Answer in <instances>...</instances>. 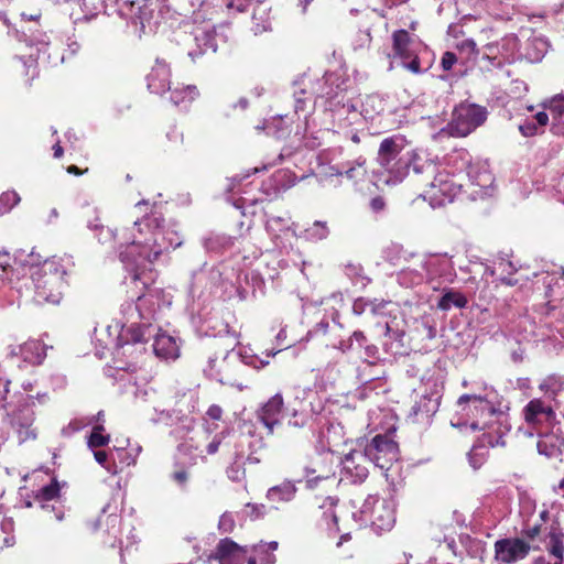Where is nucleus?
Instances as JSON below:
<instances>
[{"label":"nucleus","instance_id":"nucleus-1","mask_svg":"<svg viewBox=\"0 0 564 564\" xmlns=\"http://www.w3.org/2000/svg\"><path fill=\"white\" fill-rule=\"evenodd\" d=\"M172 295L161 289H151L138 295L135 302H127L122 305L121 312L123 322L116 340V369L127 375L120 376L122 392L132 394L135 404L150 403L155 413L167 414L158 403V393L148 383L140 386L132 373L137 369L134 361H121L120 357L132 359L148 351L149 347L154 355L161 359L175 360L180 356L178 338L160 332V328L152 324L156 315L163 308L170 307Z\"/></svg>","mask_w":564,"mask_h":564},{"label":"nucleus","instance_id":"nucleus-2","mask_svg":"<svg viewBox=\"0 0 564 564\" xmlns=\"http://www.w3.org/2000/svg\"><path fill=\"white\" fill-rule=\"evenodd\" d=\"M377 162L388 173L387 184L403 181L412 169L417 182L426 189L421 196L433 208L452 203L459 186L443 178L435 162L425 151L412 149L404 135L384 138L378 150Z\"/></svg>","mask_w":564,"mask_h":564},{"label":"nucleus","instance_id":"nucleus-3","mask_svg":"<svg viewBox=\"0 0 564 564\" xmlns=\"http://www.w3.org/2000/svg\"><path fill=\"white\" fill-rule=\"evenodd\" d=\"M502 397L492 387L484 386L480 393H466L458 398L457 414L451 423L455 427L469 426L471 431H482L467 457L474 469H479L487 460L489 447L505 446V435L510 431L508 414L503 409Z\"/></svg>","mask_w":564,"mask_h":564},{"label":"nucleus","instance_id":"nucleus-4","mask_svg":"<svg viewBox=\"0 0 564 564\" xmlns=\"http://www.w3.org/2000/svg\"><path fill=\"white\" fill-rule=\"evenodd\" d=\"M126 250L120 251L124 268L134 271L133 281L141 280L140 267L152 264L162 256L182 246L183 238L174 225H166L159 213L135 220L130 236L126 238Z\"/></svg>","mask_w":564,"mask_h":564},{"label":"nucleus","instance_id":"nucleus-5","mask_svg":"<svg viewBox=\"0 0 564 564\" xmlns=\"http://www.w3.org/2000/svg\"><path fill=\"white\" fill-rule=\"evenodd\" d=\"M64 260H46L42 264H30V276L22 279V284L14 286L18 300L30 297L31 289H33L32 300L36 303H59L62 299V289L65 284V275L67 268L63 263ZM13 290V286L11 288Z\"/></svg>","mask_w":564,"mask_h":564},{"label":"nucleus","instance_id":"nucleus-6","mask_svg":"<svg viewBox=\"0 0 564 564\" xmlns=\"http://www.w3.org/2000/svg\"><path fill=\"white\" fill-rule=\"evenodd\" d=\"M540 390L543 391V397L530 400L522 410L527 427H520L519 431L528 436H533L538 431L550 430L554 425L564 392V380L560 376H549L541 382Z\"/></svg>","mask_w":564,"mask_h":564},{"label":"nucleus","instance_id":"nucleus-7","mask_svg":"<svg viewBox=\"0 0 564 564\" xmlns=\"http://www.w3.org/2000/svg\"><path fill=\"white\" fill-rule=\"evenodd\" d=\"M438 167L440 174H443V178L451 183L459 186V191L456 193L454 198L460 193L463 185L454 181V177L466 173L471 185L480 187V193H477L481 197L490 194V187L494 183L492 175L482 166L475 165L471 163V155L465 149L454 150L446 158V166L435 163Z\"/></svg>","mask_w":564,"mask_h":564},{"label":"nucleus","instance_id":"nucleus-8","mask_svg":"<svg viewBox=\"0 0 564 564\" xmlns=\"http://www.w3.org/2000/svg\"><path fill=\"white\" fill-rule=\"evenodd\" d=\"M281 349H271L265 352V359L252 354L247 349H240L238 351L230 350L224 356L219 362L218 368L217 359L209 358L208 366L204 369V372L212 379L219 381L220 383H230V371L229 366L232 364H242L250 366L254 369H261L269 365V359L274 357Z\"/></svg>","mask_w":564,"mask_h":564},{"label":"nucleus","instance_id":"nucleus-9","mask_svg":"<svg viewBox=\"0 0 564 564\" xmlns=\"http://www.w3.org/2000/svg\"><path fill=\"white\" fill-rule=\"evenodd\" d=\"M9 381L0 379V406L6 409L7 420L11 427L18 434L19 441L25 442L35 437L34 429V412L28 400L22 398L15 405H8L6 403L9 393Z\"/></svg>","mask_w":564,"mask_h":564},{"label":"nucleus","instance_id":"nucleus-10","mask_svg":"<svg viewBox=\"0 0 564 564\" xmlns=\"http://www.w3.org/2000/svg\"><path fill=\"white\" fill-rule=\"evenodd\" d=\"M488 117V110L484 106L470 102H462L456 106L452 113L445 131L456 138L470 134L478 127L482 126Z\"/></svg>","mask_w":564,"mask_h":564},{"label":"nucleus","instance_id":"nucleus-11","mask_svg":"<svg viewBox=\"0 0 564 564\" xmlns=\"http://www.w3.org/2000/svg\"><path fill=\"white\" fill-rule=\"evenodd\" d=\"M393 58H399L401 65L413 74H422L426 70L421 66L420 54L426 51V46L415 35H410L405 30H397L392 34Z\"/></svg>","mask_w":564,"mask_h":564},{"label":"nucleus","instance_id":"nucleus-12","mask_svg":"<svg viewBox=\"0 0 564 564\" xmlns=\"http://www.w3.org/2000/svg\"><path fill=\"white\" fill-rule=\"evenodd\" d=\"M359 517L362 524L369 523L376 530L388 531L395 522L393 502L370 495L365 499Z\"/></svg>","mask_w":564,"mask_h":564},{"label":"nucleus","instance_id":"nucleus-13","mask_svg":"<svg viewBox=\"0 0 564 564\" xmlns=\"http://www.w3.org/2000/svg\"><path fill=\"white\" fill-rule=\"evenodd\" d=\"M367 175L366 159L358 156L354 161L340 164L323 165L318 172L319 181L323 183L340 184V178L345 176L347 180L358 183Z\"/></svg>","mask_w":564,"mask_h":564},{"label":"nucleus","instance_id":"nucleus-14","mask_svg":"<svg viewBox=\"0 0 564 564\" xmlns=\"http://www.w3.org/2000/svg\"><path fill=\"white\" fill-rule=\"evenodd\" d=\"M376 467L388 470L399 459V446L388 435H376L362 451Z\"/></svg>","mask_w":564,"mask_h":564},{"label":"nucleus","instance_id":"nucleus-15","mask_svg":"<svg viewBox=\"0 0 564 564\" xmlns=\"http://www.w3.org/2000/svg\"><path fill=\"white\" fill-rule=\"evenodd\" d=\"M104 4L107 14L116 12L133 23L140 22L143 28L152 14L151 3L147 0H104Z\"/></svg>","mask_w":564,"mask_h":564},{"label":"nucleus","instance_id":"nucleus-16","mask_svg":"<svg viewBox=\"0 0 564 564\" xmlns=\"http://www.w3.org/2000/svg\"><path fill=\"white\" fill-rule=\"evenodd\" d=\"M340 346L343 350H364L362 357L365 359V368L364 370L359 369V381L367 383L379 378V376L375 373H364L366 369L375 366V361H368V359H379V349L376 345L368 343V339L366 338L365 334L361 330L354 332L348 340L341 341Z\"/></svg>","mask_w":564,"mask_h":564},{"label":"nucleus","instance_id":"nucleus-17","mask_svg":"<svg viewBox=\"0 0 564 564\" xmlns=\"http://www.w3.org/2000/svg\"><path fill=\"white\" fill-rule=\"evenodd\" d=\"M261 252L257 248H253L250 254H243L241 257L243 267L248 268L251 265L253 260H257ZM241 274H243V280L248 288L240 285L238 289L240 300H247L250 295L256 296L258 292L263 293L264 280L257 269H241L238 275L239 281L241 280Z\"/></svg>","mask_w":564,"mask_h":564},{"label":"nucleus","instance_id":"nucleus-18","mask_svg":"<svg viewBox=\"0 0 564 564\" xmlns=\"http://www.w3.org/2000/svg\"><path fill=\"white\" fill-rule=\"evenodd\" d=\"M425 268L427 273V283L431 284L433 290L440 288L437 280L443 282H453L456 273L453 261L447 256H424Z\"/></svg>","mask_w":564,"mask_h":564},{"label":"nucleus","instance_id":"nucleus-19","mask_svg":"<svg viewBox=\"0 0 564 564\" xmlns=\"http://www.w3.org/2000/svg\"><path fill=\"white\" fill-rule=\"evenodd\" d=\"M30 34H26L25 31H23L24 42L26 43L30 48L33 46L36 47V54L30 53L26 59H23V64L26 67V75L30 74V69L32 68L31 76L34 77L37 75L36 66L37 61H41L42 63H50V54H47L50 41L45 33H42L40 31H32L31 29L28 30Z\"/></svg>","mask_w":564,"mask_h":564},{"label":"nucleus","instance_id":"nucleus-20","mask_svg":"<svg viewBox=\"0 0 564 564\" xmlns=\"http://www.w3.org/2000/svg\"><path fill=\"white\" fill-rule=\"evenodd\" d=\"M495 557L501 563H516L525 558L531 545L521 538H505L495 542Z\"/></svg>","mask_w":564,"mask_h":564},{"label":"nucleus","instance_id":"nucleus-21","mask_svg":"<svg viewBox=\"0 0 564 564\" xmlns=\"http://www.w3.org/2000/svg\"><path fill=\"white\" fill-rule=\"evenodd\" d=\"M370 463L362 451L352 449L341 460V481L351 484L362 482L369 474L367 464Z\"/></svg>","mask_w":564,"mask_h":564},{"label":"nucleus","instance_id":"nucleus-22","mask_svg":"<svg viewBox=\"0 0 564 564\" xmlns=\"http://www.w3.org/2000/svg\"><path fill=\"white\" fill-rule=\"evenodd\" d=\"M249 546H241L229 538L221 539L207 562L215 560L219 564H243Z\"/></svg>","mask_w":564,"mask_h":564},{"label":"nucleus","instance_id":"nucleus-23","mask_svg":"<svg viewBox=\"0 0 564 564\" xmlns=\"http://www.w3.org/2000/svg\"><path fill=\"white\" fill-rule=\"evenodd\" d=\"M7 356L21 357L24 362L40 365L46 357V347L40 340H28L22 345L9 346Z\"/></svg>","mask_w":564,"mask_h":564},{"label":"nucleus","instance_id":"nucleus-24","mask_svg":"<svg viewBox=\"0 0 564 564\" xmlns=\"http://www.w3.org/2000/svg\"><path fill=\"white\" fill-rule=\"evenodd\" d=\"M438 406L440 395L436 392L424 393L412 405L410 416L414 422L429 425L432 416L437 412Z\"/></svg>","mask_w":564,"mask_h":564},{"label":"nucleus","instance_id":"nucleus-25","mask_svg":"<svg viewBox=\"0 0 564 564\" xmlns=\"http://www.w3.org/2000/svg\"><path fill=\"white\" fill-rule=\"evenodd\" d=\"M118 507L107 503L102 509L100 516L91 523V530L97 531L105 527V531L108 535L113 538V541H109L111 546H116L118 541L119 524L121 521L118 514Z\"/></svg>","mask_w":564,"mask_h":564},{"label":"nucleus","instance_id":"nucleus-26","mask_svg":"<svg viewBox=\"0 0 564 564\" xmlns=\"http://www.w3.org/2000/svg\"><path fill=\"white\" fill-rule=\"evenodd\" d=\"M171 69L163 59H156L147 76L148 88L151 93L162 95L171 90Z\"/></svg>","mask_w":564,"mask_h":564},{"label":"nucleus","instance_id":"nucleus-27","mask_svg":"<svg viewBox=\"0 0 564 564\" xmlns=\"http://www.w3.org/2000/svg\"><path fill=\"white\" fill-rule=\"evenodd\" d=\"M398 282L405 288H414L427 283V273L424 257L415 258L408 267L398 272Z\"/></svg>","mask_w":564,"mask_h":564},{"label":"nucleus","instance_id":"nucleus-28","mask_svg":"<svg viewBox=\"0 0 564 564\" xmlns=\"http://www.w3.org/2000/svg\"><path fill=\"white\" fill-rule=\"evenodd\" d=\"M282 408L283 397L281 393H275L257 411L258 420L268 429L269 434H272L274 426L280 423Z\"/></svg>","mask_w":564,"mask_h":564},{"label":"nucleus","instance_id":"nucleus-29","mask_svg":"<svg viewBox=\"0 0 564 564\" xmlns=\"http://www.w3.org/2000/svg\"><path fill=\"white\" fill-rule=\"evenodd\" d=\"M194 41L197 50L188 51V56L195 61L198 56L210 51L215 53L218 47L217 33L214 29L197 28L194 32Z\"/></svg>","mask_w":564,"mask_h":564},{"label":"nucleus","instance_id":"nucleus-30","mask_svg":"<svg viewBox=\"0 0 564 564\" xmlns=\"http://www.w3.org/2000/svg\"><path fill=\"white\" fill-rule=\"evenodd\" d=\"M12 272V269L9 264V257L7 253L1 254L0 253V290H3V297L7 299L8 305L18 304L20 305V300H18L17 291L11 288L21 285L22 279L18 280L17 282H13L12 279H10V274Z\"/></svg>","mask_w":564,"mask_h":564},{"label":"nucleus","instance_id":"nucleus-31","mask_svg":"<svg viewBox=\"0 0 564 564\" xmlns=\"http://www.w3.org/2000/svg\"><path fill=\"white\" fill-rule=\"evenodd\" d=\"M534 434L540 437L536 447L541 455L556 457L564 449V441L555 434L549 433V430L538 431Z\"/></svg>","mask_w":564,"mask_h":564},{"label":"nucleus","instance_id":"nucleus-32","mask_svg":"<svg viewBox=\"0 0 564 564\" xmlns=\"http://www.w3.org/2000/svg\"><path fill=\"white\" fill-rule=\"evenodd\" d=\"M87 227L89 230L96 231V238L100 243H107L110 241H118L119 242V252L126 250V238L130 236L131 230L128 232V230H123L120 236H118L113 230L110 228L104 227L102 224H100L98 218H95L93 221L87 223Z\"/></svg>","mask_w":564,"mask_h":564},{"label":"nucleus","instance_id":"nucleus-33","mask_svg":"<svg viewBox=\"0 0 564 564\" xmlns=\"http://www.w3.org/2000/svg\"><path fill=\"white\" fill-rule=\"evenodd\" d=\"M142 447L139 444L134 446H130L129 449L124 447H115L110 452V457L113 460V464H119L118 471L122 470L123 467H128L134 465L137 462V457L141 453Z\"/></svg>","mask_w":564,"mask_h":564},{"label":"nucleus","instance_id":"nucleus-34","mask_svg":"<svg viewBox=\"0 0 564 564\" xmlns=\"http://www.w3.org/2000/svg\"><path fill=\"white\" fill-rule=\"evenodd\" d=\"M549 110L552 116V131L555 134H564V95L554 96L549 101Z\"/></svg>","mask_w":564,"mask_h":564},{"label":"nucleus","instance_id":"nucleus-35","mask_svg":"<svg viewBox=\"0 0 564 564\" xmlns=\"http://www.w3.org/2000/svg\"><path fill=\"white\" fill-rule=\"evenodd\" d=\"M549 123V113L539 111L532 117L527 118L520 126L519 130L524 137H533L543 132L544 127Z\"/></svg>","mask_w":564,"mask_h":564},{"label":"nucleus","instance_id":"nucleus-36","mask_svg":"<svg viewBox=\"0 0 564 564\" xmlns=\"http://www.w3.org/2000/svg\"><path fill=\"white\" fill-rule=\"evenodd\" d=\"M468 301L466 296L454 289H443V293L437 301V307L442 311H449L452 308H464Z\"/></svg>","mask_w":564,"mask_h":564},{"label":"nucleus","instance_id":"nucleus-37","mask_svg":"<svg viewBox=\"0 0 564 564\" xmlns=\"http://www.w3.org/2000/svg\"><path fill=\"white\" fill-rule=\"evenodd\" d=\"M296 490L293 481L285 480L280 485L269 488L267 499L271 502H290L294 499Z\"/></svg>","mask_w":564,"mask_h":564},{"label":"nucleus","instance_id":"nucleus-38","mask_svg":"<svg viewBox=\"0 0 564 564\" xmlns=\"http://www.w3.org/2000/svg\"><path fill=\"white\" fill-rule=\"evenodd\" d=\"M278 547L279 543L276 541H271L269 543L260 541L258 544L249 546V552L254 554L259 564H275L276 557L274 555V551H276Z\"/></svg>","mask_w":564,"mask_h":564},{"label":"nucleus","instance_id":"nucleus-39","mask_svg":"<svg viewBox=\"0 0 564 564\" xmlns=\"http://www.w3.org/2000/svg\"><path fill=\"white\" fill-rule=\"evenodd\" d=\"M271 9L265 4H258L252 14V31L256 35L269 32L272 30L270 20Z\"/></svg>","mask_w":564,"mask_h":564},{"label":"nucleus","instance_id":"nucleus-40","mask_svg":"<svg viewBox=\"0 0 564 564\" xmlns=\"http://www.w3.org/2000/svg\"><path fill=\"white\" fill-rule=\"evenodd\" d=\"M304 471L305 477L307 478L306 485L308 488H314L319 480L327 479L330 473L326 465L322 463L321 456H317L311 465L306 466Z\"/></svg>","mask_w":564,"mask_h":564},{"label":"nucleus","instance_id":"nucleus-41","mask_svg":"<svg viewBox=\"0 0 564 564\" xmlns=\"http://www.w3.org/2000/svg\"><path fill=\"white\" fill-rule=\"evenodd\" d=\"M487 50L491 54L497 50L506 59L513 58L514 54L519 51V39L514 34L506 35L499 43L488 44Z\"/></svg>","mask_w":564,"mask_h":564},{"label":"nucleus","instance_id":"nucleus-42","mask_svg":"<svg viewBox=\"0 0 564 564\" xmlns=\"http://www.w3.org/2000/svg\"><path fill=\"white\" fill-rule=\"evenodd\" d=\"M198 96L196 86L175 87L171 90V101L176 107L186 109L188 105Z\"/></svg>","mask_w":564,"mask_h":564},{"label":"nucleus","instance_id":"nucleus-43","mask_svg":"<svg viewBox=\"0 0 564 564\" xmlns=\"http://www.w3.org/2000/svg\"><path fill=\"white\" fill-rule=\"evenodd\" d=\"M549 50V43L544 37H533L528 41L525 46V58L531 63L540 62Z\"/></svg>","mask_w":564,"mask_h":564},{"label":"nucleus","instance_id":"nucleus-44","mask_svg":"<svg viewBox=\"0 0 564 564\" xmlns=\"http://www.w3.org/2000/svg\"><path fill=\"white\" fill-rule=\"evenodd\" d=\"M536 511V502L527 492H521L519 496V510L518 517L520 519L521 527L527 522L533 520Z\"/></svg>","mask_w":564,"mask_h":564},{"label":"nucleus","instance_id":"nucleus-45","mask_svg":"<svg viewBox=\"0 0 564 564\" xmlns=\"http://www.w3.org/2000/svg\"><path fill=\"white\" fill-rule=\"evenodd\" d=\"M391 304V302H378L377 300H368L364 297H359L355 300L352 304V312L356 315H361L366 312H370L373 315L381 314L382 308L387 305Z\"/></svg>","mask_w":564,"mask_h":564},{"label":"nucleus","instance_id":"nucleus-46","mask_svg":"<svg viewBox=\"0 0 564 564\" xmlns=\"http://www.w3.org/2000/svg\"><path fill=\"white\" fill-rule=\"evenodd\" d=\"M329 232L326 221L316 220L303 231V238L307 241L317 242L326 239Z\"/></svg>","mask_w":564,"mask_h":564},{"label":"nucleus","instance_id":"nucleus-47","mask_svg":"<svg viewBox=\"0 0 564 564\" xmlns=\"http://www.w3.org/2000/svg\"><path fill=\"white\" fill-rule=\"evenodd\" d=\"M180 459L183 465L193 466L197 464L198 458L204 459L202 452H198V448L195 447L192 443L185 442L178 445L177 447Z\"/></svg>","mask_w":564,"mask_h":564},{"label":"nucleus","instance_id":"nucleus-48","mask_svg":"<svg viewBox=\"0 0 564 564\" xmlns=\"http://www.w3.org/2000/svg\"><path fill=\"white\" fill-rule=\"evenodd\" d=\"M267 231L272 238H279V234L289 230L290 219L280 216H269L265 221Z\"/></svg>","mask_w":564,"mask_h":564},{"label":"nucleus","instance_id":"nucleus-49","mask_svg":"<svg viewBox=\"0 0 564 564\" xmlns=\"http://www.w3.org/2000/svg\"><path fill=\"white\" fill-rule=\"evenodd\" d=\"M334 77V74H325L323 79L317 82L318 87L314 89V93L317 97L333 99L337 96V90L328 86V84L333 85Z\"/></svg>","mask_w":564,"mask_h":564},{"label":"nucleus","instance_id":"nucleus-50","mask_svg":"<svg viewBox=\"0 0 564 564\" xmlns=\"http://www.w3.org/2000/svg\"><path fill=\"white\" fill-rule=\"evenodd\" d=\"M345 273L355 285L365 288L369 283V279L365 275L364 268L360 264H347Z\"/></svg>","mask_w":564,"mask_h":564},{"label":"nucleus","instance_id":"nucleus-51","mask_svg":"<svg viewBox=\"0 0 564 564\" xmlns=\"http://www.w3.org/2000/svg\"><path fill=\"white\" fill-rule=\"evenodd\" d=\"M337 503V499L334 497H326L324 499V502L321 505L322 509H325L323 512L324 520L327 524V527L330 529L334 527L335 530H337V516L334 511V507Z\"/></svg>","mask_w":564,"mask_h":564},{"label":"nucleus","instance_id":"nucleus-52","mask_svg":"<svg viewBox=\"0 0 564 564\" xmlns=\"http://www.w3.org/2000/svg\"><path fill=\"white\" fill-rule=\"evenodd\" d=\"M20 195L15 191H7L0 195V215H6L20 203Z\"/></svg>","mask_w":564,"mask_h":564},{"label":"nucleus","instance_id":"nucleus-53","mask_svg":"<svg viewBox=\"0 0 564 564\" xmlns=\"http://www.w3.org/2000/svg\"><path fill=\"white\" fill-rule=\"evenodd\" d=\"M104 424H96L93 427L90 436L88 438V446L90 448L101 447L108 444L110 437L108 434H104Z\"/></svg>","mask_w":564,"mask_h":564},{"label":"nucleus","instance_id":"nucleus-54","mask_svg":"<svg viewBox=\"0 0 564 564\" xmlns=\"http://www.w3.org/2000/svg\"><path fill=\"white\" fill-rule=\"evenodd\" d=\"M392 335L393 336L395 335V340L390 344L388 341H384L383 343L384 350L391 355L403 354V350H402L403 345L401 344V338L403 337V333H398V332L391 333L389 325L386 324V337L390 338V337H392Z\"/></svg>","mask_w":564,"mask_h":564},{"label":"nucleus","instance_id":"nucleus-55","mask_svg":"<svg viewBox=\"0 0 564 564\" xmlns=\"http://www.w3.org/2000/svg\"><path fill=\"white\" fill-rule=\"evenodd\" d=\"M232 245L231 238L226 236H210L205 238L204 246L208 251H218L219 249H225L228 246Z\"/></svg>","mask_w":564,"mask_h":564},{"label":"nucleus","instance_id":"nucleus-56","mask_svg":"<svg viewBox=\"0 0 564 564\" xmlns=\"http://www.w3.org/2000/svg\"><path fill=\"white\" fill-rule=\"evenodd\" d=\"M543 524L544 523L541 520L534 517L533 520L521 527V534L529 540H534L541 534V528Z\"/></svg>","mask_w":564,"mask_h":564},{"label":"nucleus","instance_id":"nucleus-57","mask_svg":"<svg viewBox=\"0 0 564 564\" xmlns=\"http://www.w3.org/2000/svg\"><path fill=\"white\" fill-rule=\"evenodd\" d=\"M59 488L56 481H53L44 487H42L36 496L35 499L39 501H51L54 498L58 496Z\"/></svg>","mask_w":564,"mask_h":564},{"label":"nucleus","instance_id":"nucleus-58","mask_svg":"<svg viewBox=\"0 0 564 564\" xmlns=\"http://www.w3.org/2000/svg\"><path fill=\"white\" fill-rule=\"evenodd\" d=\"M149 265H151L150 263H147L145 268L144 267H140L139 269V272L141 273V280L139 281H133V273L134 271L130 269H127L126 270L129 272L130 274V282L133 283L135 285V288L139 286V284L142 285V288H147L149 282L152 281V272H151V268H148Z\"/></svg>","mask_w":564,"mask_h":564},{"label":"nucleus","instance_id":"nucleus-59","mask_svg":"<svg viewBox=\"0 0 564 564\" xmlns=\"http://www.w3.org/2000/svg\"><path fill=\"white\" fill-rule=\"evenodd\" d=\"M236 527V521L231 512H224L218 522V530L223 534L231 533Z\"/></svg>","mask_w":564,"mask_h":564},{"label":"nucleus","instance_id":"nucleus-60","mask_svg":"<svg viewBox=\"0 0 564 564\" xmlns=\"http://www.w3.org/2000/svg\"><path fill=\"white\" fill-rule=\"evenodd\" d=\"M95 459L98 464H100L102 467H105L109 473L117 474L118 473V465H108V454L105 451H95L94 452Z\"/></svg>","mask_w":564,"mask_h":564},{"label":"nucleus","instance_id":"nucleus-61","mask_svg":"<svg viewBox=\"0 0 564 564\" xmlns=\"http://www.w3.org/2000/svg\"><path fill=\"white\" fill-rule=\"evenodd\" d=\"M246 511L251 519H259L267 513V508L262 503H247Z\"/></svg>","mask_w":564,"mask_h":564},{"label":"nucleus","instance_id":"nucleus-62","mask_svg":"<svg viewBox=\"0 0 564 564\" xmlns=\"http://www.w3.org/2000/svg\"><path fill=\"white\" fill-rule=\"evenodd\" d=\"M274 177L275 182L285 188L293 186L296 182V176L286 171L279 172Z\"/></svg>","mask_w":564,"mask_h":564},{"label":"nucleus","instance_id":"nucleus-63","mask_svg":"<svg viewBox=\"0 0 564 564\" xmlns=\"http://www.w3.org/2000/svg\"><path fill=\"white\" fill-rule=\"evenodd\" d=\"M307 420H308V416L305 413L294 410L292 412L291 419L289 420V425L294 426V427H303L306 425Z\"/></svg>","mask_w":564,"mask_h":564},{"label":"nucleus","instance_id":"nucleus-64","mask_svg":"<svg viewBox=\"0 0 564 564\" xmlns=\"http://www.w3.org/2000/svg\"><path fill=\"white\" fill-rule=\"evenodd\" d=\"M546 551L553 558H564V543H547Z\"/></svg>","mask_w":564,"mask_h":564}]
</instances>
